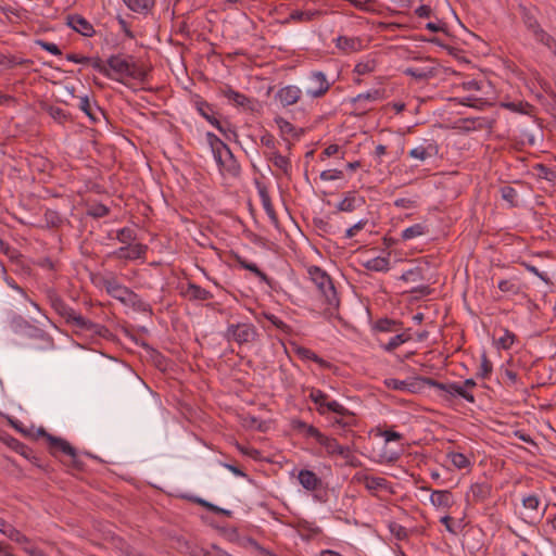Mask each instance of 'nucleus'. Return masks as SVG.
Returning a JSON list of instances; mask_svg holds the SVG:
<instances>
[{
    "label": "nucleus",
    "mask_w": 556,
    "mask_h": 556,
    "mask_svg": "<svg viewBox=\"0 0 556 556\" xmlns=\"http://www.w3.org/2000/svg\"><path fill=\"white\" fill-rule=\"evenodd\" d=\"M92 281L96 287L104 289L110 296L118 301L121 304H124L132 292L131 289L118 281L114 273L96 276Z\"/></svg>",
    "instance_id": "obj_6"
},
{
    "label": "nucleus",
    "mask_w": 556,
    "mask_h": 556,
    "mask_svg": "<svg viewBox=\"0 0 556 556\" xmlns=\"http://www.w3.org/2000/svg\"><path fill=\"white\" fill-rule=\"evenodd\" d=\"M318 11H293L290 14V18L296 22H311L319 16Z\"/></svg>",
    "instance_id": "obj_50"
},
{
    "label": "nucleus",
    "mask_w": 556,
    "mask_h": 556,
    "mask_svg": "<svg viewBox=\"0 0 556 556\" xmlns=\"http://www.w3.org/2000/svg\"><path fill=\"white\" fill-rule=\"evenodd\" d=\"M265 157L273 163L282 174L289 175L291 172V161L288 156L280 154L277 150L275 152L265 153Z\"/></svg>",
    "instance_id": "obj_29"
},
{
    "label": "nucleus",
    "mask_w": 556,
    "mask_h": 556,
    "mask_svg": "<svg viewBox=\"0 0 556 556\" xmlns=\"http://www.w3.org/2000/svg\"><path fill=\"white\" fill-rule=\"evenodd\" d=\"M275 123L281 134L291 135L295 130L294 126L289 121L281 116L275 117Z\"/></svg>",
    "instance_id": "obj_56"
},
{
    "label": "nucleus",
    "mask_w": 556,
    "mask_h": 556,
    "mask_svg": "<svg viewBox=\"0 0 556 556\" xmlns=\"http://www.w3.org/2000/svg\"><path fill=\"white\" fill-rule=\"evenodd\" d=\"M15 321H16V324H17L18 326H23V327H24V329H25V331H26L27 336H29V337H36V336H39L40 338H43V337H45V334H43L40 330H38V329L34 328L33 326H30V325H29L26 320H24L22 317L16 318V320H15Z\"/></svg>",
    "instance_id": "obj_59"
},
{
    "label": "nucleus",
    "mask_w": 556,
    "mask_h": 556,
    "mask_svg": "<svg viewBox=\"0 0 556 556\" xmlns=\"http://www.w3.org/2000/svg\"><path fill=\"white\" fill-rule=\"evenodd\" d=\"M422 379H430L429 377H417L413 381L399 380L394 378H389L384 380V386L391 390H401L408 391L412 393L417 392L422 387L427 386Z\"/></svg>",
    "instance_id": "obj_15"
},
{
    "label": "nucleus",
    "mask_w": 556,
    "mask_h": 556,
    "mask_svg": "<svg viewBox=\"0 0 556 556\" xmlns=\"http://www.w3.org/2000/svg\"><path fill=\"white\" fill-rule=\"evenodd\" d=\"M4 535L17 543H23L27 541V538L13 526H11L10 528H8L7 531H4Z\"/></svg>",
    "instance_id": "obj_60"
},
{
    "label": "nucleus",
    "mask_w": 556,
    "mask_h": 556,
    "mask_svg": "<svg viewBox=\"0 0 556 556\" xmlns=\"http://www.w3.org/2000/svg\"><path fill=\"white\" fill-rule=\"evenodd\" d=\"M437 153V149L432 143L420 144L412 149L408 153L409 157L418 160L420 162L426 161L430 156Z\"/></svg>",
    "instance_id": "obj_32"
},
{
    "label": "nucleus",
    "mask_w": 556,
    "mask_h": 556,
    "mask_svg": "<svg viewBox=\"0 0 556 556\" xmlns=\"http://www.w3.org/2000/svg\"><path fill=\"white\" fill-rule=\"evenodd\" d=\"M522 21L529 31L532 33L534 39L544 45L547 48H551L554 39L547 34L540 25L539 21L535 18L533 14L530 13L526 8L522 9Z\"/></svg>",
    "instance_id": "obj_9"
},
{
    "label": "nucleus",
    "mask_w": 556,
    "mask_h": 556,
    "mask_svg": "<svg viewBox=\"0 0 556 556\" xmlns=\"http://www.w3.org/2000/svg\"><path fill=\"white\" fill-rule=\"evenodd\" d=\"M149 357L153 361L155 366L161 370H166L168 362L163 357L159 350H146Z\"/></svg>",
    "instance_id": "obj_53"
},
{
    "label": "nucleus",
    "mask_w": 556,
    "mask_h": 556,
    "mask_svg": "<svg viewBox=\"0 0 556 556\" xmlns=\"http://www.w3.org/2000/svg\"><path fill=\"white\" fill-rule=\"evenodd\" d=\"M27 60L17 59L15 56L5 55L0 52V66H3L4 68H13L17 65H23L25 63H28Z\"/></svg>",
    "instance_id": "obj_52"
},
{
    "label": "nucleus",
    "mask_w": 556,
    "mask_h": 556,
    "mask_svg": "<svg viewBox=\"0 0 556 556\" xmlns=\"http://www.w3.org/2000/svg\"><path fill=\"white\" fill-rule=\"evenodd\" d=\"M533 175L539 179H544L549 182L556 181V170L552 169L551 167L538 163L532 167Z\"/></svg>",
    "instance_id": "obj_37"
},
{
    "label": "nucleus",
    "mask_w": 556,
    "mask_h": 556,
    "mask_svg": "<svg viewBox=\"0 0 556 556\" xmlns=\"http://www.w3.org/2000/svg\"><path fill=\"white\" fill-rule=\"evenodd\" d=\"M220 93L228 101H230L233 105L252 110L253 100L251 98H249L248 96H245L239 91H236L230 86H226L225 88L220 89Z\"/></svg>",
    "instance_id": "obj_17"
},
{
    "label": "nucleus",
    "mask_w": 556,
    "mask_h": 556,
    "mask_svg": "<svg viewBox=\"0 0 556 556\" xmlns=\"http://www.w3.org/2000/svg\"><path fill=\"white\" fill-rule=\"evenodd\" d=\"M332 83L321 71H312L306 77L305 94L311 99H320L330 90Z\"/></svg>",
    "instance_id": "obj_8"
},
{
    "label": "nucleus",
    "mask_w": 556,
    "mask_h": 556,
    "mask_svg": "<svg viewBox=\"0 0 556 556\" xmlns=\"http://www.w3.org/2000/svg\"><path fill=\"white\" fill-rule=\"evenodd\" d=\"M260 141H261V144L266 148V150L264 151V154L265 153H270V152H275L277 151V140L276 138L274 137V135H271L270 132L268 131H265L261 138H260Z\"/></svg>",
    "instance_id": "obj_49"
},
{
    "label": "nucleus",
    "mask_w": 556,
    "mask_h": 556,
    "mask_svg": "<svg viewBox=\"0 0 556 556\" xmlns=\"http://www.w3.org/2000/svg\"><path fill=\"white\" fill-rule=\"evenodd\" d=\"M247 544L249 546H251L254 551H256L262 556H277L273 552H270L269 549H267V548L263 547L262 545H260L258 542L255 541L254 539H249L247 541Z\"/></svg>",
    "instance_id": "obj_63"
},
{
    "label": "nucleus",
    "mask_w": 556,
    "mask_h": 556,
    "mask_svg": "<svg viewBox=\"0 0 556 556\" xmlns=\"http://www.w3.org/2000/svg\"><path fill=\"white\" fill-rule=\"evenodd\" d=\"M181 294L190 301H206L213 299V294L199 285L189 282L181 291Z\"/></svg>",
    "instance_id": "obj_22"
},
{
    "label": "nucleus",
    "mask_w": 556,
    "mask_h": 556,
    "mask_svg": "<svg viewBox=\"0 0 556 556\" xmlns=\"http://www.w3.org/2000/svg\"><path fill=\"white\" fill-rule=\"evenodd\" d=\"M266 318L273 326H275L283 334V337L280 338V342L283 346H286L287 344L296 345V342L294 340L288 338L291 336V328L289 325H287L282 319L273 314L266 315Z\"/></svg>",
    "instance_id": "obj_27"
},
{
    "label": "nucleus",
    "mask_w": 556,
    "mask_h": 556,
    "mask_svg": "<svg viewBox=\"0 0 556 556\" xmlns=\"http://www.w3.org/2000/svg\"><path fill=\"white\" fill-rule=\"evenodd\" d=\"M237 261L241 268L253 273L261 281L266 283L269 282L268 276L262 271L255 263L248 262L242 257H238Z\"/></svg>",
    "instance_id": "obj_41"
},
{
    "label": "nucleus",
    "mask_w": 556,
    "mask_h": 556,
    "mask_svg": "<svg viewBox=\"0 0 556 556\" xmlns=\"http://www.w3.org/2000/svg\"><path fill=\"white\" fill-rule=\"evenodd\" d=\"M364 203V198L358 197L355 191H348L343 199L337 204L340 212H353Z\"/></svg>",
    "instance_id": "obj_26"
},
{
    "label": "nucleus",
    "mask_w": 556,
    "mask_h": 556,
    "mask_svg": "<svg viewBox=\"0 0 556 556\" xmlns=\"http://www.w3.org/2000/svg\"><path fill=\"white\" fill-rule=\"evenodd\" d=\"M307 274L323 298L326 305L325 309L329 313H333L339 307L340 300L330 276L324 269L315 265L307 267Z\"/></svg>",
    "instance_id": "obj_4"
},
{
    "label": "nucleus",
    "mask_w": 556,
    "mask_h": 556,
    "mask_svg": "<svg viewBox=\"0 0 556 556\" xmlns=\"http://www.w3.org/2000/svg\"><path fill=\"white\" fill-rule=\"evenodd\" d=\"M412 331L409 329L404 330L402 328L401 331L392 333L387 339V342L383 344V348H399L401 344L408 342L412 339Z\"/></svg>",
    "instance_id": "obj_34"
},
{
    "label": "nucleus",
    "mask_w": 556,
    "mask_h": 556,
    "mask_svg": "<svg viewBox=\"0 0 556 556\" xmlns=\"http://www.w3.org/2000/svg\"><path fill=\"white\" fill-rule=\"evenodd\" d=\"M402 330V324L394 319L381 318L372 325V331L377 336L392 334Z\"/></svg>",
    "instance_id": "obj_24"
},
{
    "label": "nucleus",
    "mask_w": 556,
    "mask_h": 556,
    "mask_svg": "<svg viewBox=\"0 0 556 556\" xmlns=\"http://www.w3.org/2000/svg\"><path fill=\"white\" fill-rule=\"evenodd\" d=\"M116 239L124 245L134 244L137 239L136 232L129 227H123L116 231Z\"/></svg>",
    "instance_id": "obj_45"
},
{
    "label": "nucleus",
    "mask_w": 556,
    "mask_h": 556,
    "mask_svg": "<svg viewBox=\"0 0 556 556\" xmlns=\"http://www.w3.org/2000/svg\"><path fill=\"white\" fill-rule=\"evenodd\" d=\"M298 480L307 491H316L321 488V479L312 470L302 469L299 471Z\"/></svg>",
    "instance_id": "obj_23"
},
{
    "label": "nucleus",
    "mask_w": 556,
    "mask_h": 556,
    "mask_svg": "<svg viewBox=\"0 0 556 556\" xmlns=\"http://www.w3.org/2000/svg\"><path fill=\"white\" fill-rule=\"evenodd\" d=\"M296 352L300 356L312 359L316 363H318L321 367H328L329 364L320 358L313 350H293Z\"/></svg>",
    "instance_id": "obj_54"
},
{
    "label": "nucleus",
    "mask_w": 556,
    "mask_h": 556,
    "mask_svg": "<svg viewBox=\"0 0 556 556\" xmlns=\"http://www.w3.org/2000/svg\"><path fill=\"white\" fill-rule=\"evenodd\" d=\"M148 251V245L143 243H134L123 245L113 251L110 256L122 261H136L144 258Z\"/></svg>",
    "instance_id": "obj_12"
},
{
    "label": "nucleus",
    "mask_w": 556,
    "mask_h": 556,
    "mask_svg": "<svg viewBox=\"0 0 556 556\" xmlns=\"http://www.w3.org/2000/svg\"><path fill=\"white\" fill-rule=\"evenodd\" d=\"M37 434L47 440L49 453L53 457H59L60 454L67 455L71 458V465L75 469L83 468V463L78 459L77 452L70 442L60 437L50 434L43 428H39Z\"/></svg>",
    "instance_id": "obj_5"
},
{
    "label": "nucleus",
    "mask_w": 556,
    "mask_h": 556,
    "mask_svg": "<svg viewBox=\"0 0 556 556\" xmlns=\"http://www.w3.org/2000/svg\"><path fill=\"white\" fill-rule=\"evenodd\" d=\"M497 287L503 293H507L510 295H516L520 292V286L517 283L515 279L500 280Z\"/></svg>",
    "instance_id": "obj_46"
},
{
    "label": "nucleus",
    "mask_w": 556,
    "mask_h": 556,
    "mask_svg": "<svg viewBox=\"0 0 556 556\" xmlns=\"http://www.w3.org/2000/svg\"><path fill=\"white\" fill-rule=\"evenodd\" d=\"M492 486L488 482H476L470 485L466 493L468 503H482L491 496Z\"/></svg>",
    "instance_id": "obj_16"
},
{
    "label": "nucleus",
    "mask_w": 556,
    "mask_h": 556,
    "mask_svg": "<svg viewBox=\"0 0 556 556\" xmlns=\"http://www.w3.org/2000/svg\"><path fill=\"white\" fill-rule=\"evenodd\" d=\"M125 306L130 307L134 312L144 314L148 316L153 315V308L152 306L146 302L139 294H137L135 291L130 293V295L127 298V300L124 302Z\"/></svg>",
    "instance_id": "obj_21"
},
{
    "label": "nucleus",
    "mask_w": 556,
    "mask_h": 556,
    "mask_svg": "<svg viewBox=\"0 0 556 556\" xmlns=\"http://www.w3.org/2000/svg\"><path fill=\"white\" fill-rule=\"evenodd\" d=\"M195 109L198 113L205 118L212 126H214L217 130L224 131L220 122L215 116L214 108L204 100L195 101Z\"/></svg>",
    "instance_id": "obj_20"
},
{
    "label": "nucleus",
    "mask_w": 556,
    "mask_h": 556,
    "mask_svg": "<svg viewBox=\"0 0 556 556\" xmlns=\"http://www.w3.org/2000/svg\"><path fill=\"white\" fill-rule=\"evenodd\" d=\"M365 267L372 271H388L390 268V261L388 257L377 256L368 260Z\"/></svg>",
    "instance_id": "obj_40"
},
{
    "label": "nucleus",
    "mask_w": 556,
    "mask_h": 556,
    "mask_svg": "<svg viewBox=\"0 0 556 556\" xmlns=\"http://www.w3.org/2000/svg\"><path fill=\"white\" fill-rule=\"evenodd\" d=\"M430 503L437 508L447 509L454 504V497L448 490H434L430 494Z\"/></svg>",
    "instance_id": "obj_25"
},
{
    "label": "nucleus",
    "mask_w": 556,
    "mask_h": 556,
    "mask_svg": "<svg viewBox=\"0 0 556 556\" xmlns=\"http://www.w3.org/2000/svg\"><path fill=\"white\" fill-rule=\"evenodd\" d=\"M493 338L498 348H510L516 342L515 333L505 328L494 329Z\"/></svg>",
    "instance_id": "obj_31"
},
{
    "label": "nucleus",
    "mask_w": 556,
    "mask_h": 556,
    "mask_svg": "<svg viewBox=\"0 0 556 556\" xmlns=\"http://www.w3.org/2000/svg\"><path fill=\"white\" fill-rule=\"evenodd\" d=\"M45 219L49 227L56 228V227H60L62 224V217L55 211L48 210L45 213Z\"/></svg>",
    "instance_id": "obj_58"
},
{
    "label": "nucleus",
    "mask_w": 556,
    "mask_h": 556,
    "mask_svg": "<svg viewBox=\"0 0 556 556\" xmlns=\"http://www.w3.org/2000/svg\"><path fill=\"white\" fill-rule=\"evenodd\" d=\"M447 458L452 463V465L458 469H467L469 470L472 466L471 460L463 453L458 452H448L446 454Z\"/></svg>",
    "instance_id": "obj_36"
},
{
    "label": "nucleus",
    "mask_w": 556,
    "mask_h": 556,
    "mask_svg": "<svg viewBox=\"0 0 556 556\" xmlns=\"http://www.w3.org/2000/svg\"><path fill=\"white\" fill-rule=\"evenodd\" d=\"M427 232V226L424 224H414L407 228H405L402 233L401 238L404 241H408L415 238H418L420 236L426 235Z\"/></svg>",
    "instance_id": "obj_38"
},
{
    "label": "nucleus",
    "mask_w": 556,
    "mask_h": 556,
    "mask_svg": "<svg viewBox=\"0 0 556 556\" xmlns=\"http://www.w3.org/2000/svg\"><path fill=\"white\" fill-rule=\"evenodd\" d=\"M332 426H340L342 428L354 427L356 426V417L354 413L346 410V413L337 415V417L332 421Z\"/></svg>",
    "instance_id": "obj_42"
},
{
    "label": "nucleus",
    "mask_w": 556,
    "mask_h": 556,
    "mask_svg": "<svg viewBox=\"0 0 556 556\" xmlns=\"http://www.w3.org/2000/svg\"><path fill=\"white\" fill-rule=\"evenodd\" d=\"M295 428L299 430H304L306 437L314 438L317 442L321 438L324 433H321L316 427L313 425H307L304 421L298 420L295 424Z\"/></svg>",
    "instance_id": "obj_48"
},
{
    "label": "nucleus",
    "mask_w": 556,
    "mask_h": 556,
    "mask_svg": "<svg viewBox=\"0 0 556 556\" xmlns=\"http://www.w3.org/2000/svg\"><path fill=\"white\" fill-rule=\"evenodd\" d=\"M206 140L211 147L219 173L224 177H238L240 175L241 167L233 156L230 148L213 132L206 134Z\"/></svg>",
    "instance_id": "obj_3"
},
{
    "label": "nucleus",
    "mask_w": 556,
    "mask_h": 556,
    "mask_svg": "<svg viewBox=\"0 0 556 556\" xmlns=\"http://www.w3.org/2000/svg\"><path fill=\"white\" fill-rule=\"evenodd\" d=\"M384 98V91L379 89H371L364 93L357 94L353 99V103L358 104L364 101H378Z\"/></svg>",
    "instance_id": "obj_43"
},
{
    "label": "nucleus",
    "mask_w": 556,
    "mask_h": 556,
    "mask_svg": "<svg viewBox=\"0 0 556 556\" xmlns=\"http://www.w3.org/2000/svg\"><path fill=\"white\" fill-rule=\"evenodd\" d=\"M318 443L325 448L329 456H341L349 465L354 466L355 456L349 446L339 444L337 439L323 434Z\"/></svg>",
    "instance_id": "obj_11"
},
{
    "label": "nucleus",
    "mask_w": 556,
    "mask_h": 556,
    "mask_svg": "<svg viewBox=\"0 0 556 556\" xmlns=\"http://www.w3.org/2000/svg\"><path fill=\"white\" fill-rule=\"evenodd\" d=\"M302 94L303 91L300 87L288 85L278 89L275 99L282 108H287L296 104L301 100Z\"/></svg>",
    "instance_id": "obj_14"
},
{
    "label": "nucleus",
    "mask_w": 556,
    "mask_h": 556,
    "mask_svg": "<svg viewBox=\"0 0 556 556\" xmlns=\"http://www.w3.org/2000/svg\"><path fill=\"white\" fill-rule=\"evenodd\" d=\"M309 399L317 405V410L320 415L326 414V407L329 401L328 395L318 389H312Z\"/></svg>",
    "instance_id": "obj_39"
},
{
    "label": "nucleus",
    "mask_w": 556,
    "mask_h": 556,
    "mask_svg": "<svg viewBox=\"0 0 556 556\" xmlns=\"http://www.w3.org/2000/svg\"><path fill=\"white\" fill-rule=\"evenodd\" d=\"M492 371V363L486 358L485 353L481 356V364L478 371V376L485 378L488 377Z\"/></svg>",
    "instance_id": "obj_61"
},
{
    "label": "nucleus",
    "mask_w": 556,
    "mask_h": 556,
    "mask_svg": "<svg viewBox=\"0 0 556 556\" xmlns=\"http://www.w3.org/2000/svg\"><path fill=\"white\" fill-rule=\"evenodd\" d=\"M49 301L54 312L60 315L76 333L84 334L90 339L99 337L105 339L108 342L115 343V336L106 327L85 318L81 314L70 307L58 294H49Z\"/></svg>",
    "instance_id": "obj_1"
},
{
    "label": "nucleus",
    "mask_w": 556,
    "mask_h": 556,
    "mask_svg": "<svg viewBox=\"0 0 556 556\" xmlns=\"http://www.w3.org/2000/svg\"><path fill=\"white\" fill-rule=\"evenodd\" d=\"M37 45L41 49L50 52L53 55H61L62 54V52H61L60 48L58 47V45H55L53 42H49V41H45V40H37Z\"/></svg>",
    "instance_id": "obj_62"
},
{
    "label": "nucleus",
    "mask_w": 556,
    "mask_h": 556,
    "mask_svg": "<svg viewBox=\"0 0 556 556\" xmlns=\"http://www.w3.org/2000/svg\"><path fill=\"white\" fill-rule=\"evenodd\" d=\"M255 336L254 328L249 324L231 326L227 331L228 341L242 345L249 343Z\"/></svg>",
    "instance_id": "obj_13"
},
{
    "label": "nucleus",
    "mask_w": 556,
    "mask_h": 556,
    "mask_svg": "<svg viewBox=\"0 0 556 556\" xmlns=\"http://www.w3.org/2000/svg\"><path fill=\"white\" fill-rule=\"evenodd\" d=\"M125 5L138 14H147L155 4V0H123Z\"/></svg>",
    "instance_id": "obj_33"
},
{
    "label": "nucleus",
    "mask_w": 556,
    "mask_h": 556,
    "mask_svg": "<svg viewBox=\"0 0 556 556\" xmlns=\"http://www.w3.org/2000/svg\"><path fill=\"white\" fill-rule=\"evenodd\" d=\"M109 213H110V210L104 204H96V205L91 206V208L89 211V214L92 215L93 217H104V216L109 215Z\"/></svg>",
    "instance_id": "obj_64"
},
{
    "label": "nucleus",
    "mask_w": 556,
    "mask_h": 556,
    "mask_svg": "<svg viewBox=\"0 0 556 556\" xmlns=\"http://www.w3.org/2000/svg\"><path fill=\"white\" fill-rule=\"evenodd\" d=\"M111 79L124 83L126 78L143 81L148 75L147 70L135 61L131 55L113 54L108 59Z\"/></svg>",
    "instance_id": "obj_2"
},
{
    "label": "nucleus",
    "mask_w": 556,
    "mask_h": 556,
    "mask_svg": "<svg viewBox=\"0 0 556 556\" xmlns=\"http://www.w3.org/2000/svg\"><path fill=\"white\" fill-rule=\"evenodd\" d=\"M364 482H365L366 489L370 490V491L386 489V486H387V480L381 477L367 476V477H365Z\"/></svg>",
    "instance_id": "obj_47"
},
{
    "label": "nucleus",
    "mask_w": 556,
    "mask_h": 556,
    "mask_svg": "<svg viewBox=\"0 0 556 556\" xmlns=\"http://www.w3.org/2000/svg\"><path fill=\"white\" fill-rule=\"evenodd\" d=\"M421 65L406 67L403 73L416 81H426L433 78L438 73V66L431 59H420Z\"/></svg>",
    "instance_id": "obj_10"
},
{
    "label": "nucleus",
    "mask_w": 556,
    "mask_h": 556,
    "mask_svg": "<svg viewBox=\"0 0 556 556\" xmlns=\"http://www.w3.org/2000/svg\"><path fill=\"white\" fill-rule=\"evenodd\" d=\"M8 444L16 453H18L23 457L31 460L34 464L39 466V464L37 463L38 458L34 455V452H33V450L30 447H28L24 443L20 442L16 439H13V438L8 442Z\"/></svg>",
    "instance_id": "obj_35"
},
{
    "label": "nucleus",
    "mask_w": 556,
    "mask_h": 556,
    "mask_svg": "<svg viewBox=\"0 0 556 556\" xmlns=\"http://www.w3.org/2000/svg\"><path fill=\"white\" fill-rule=\"evenodd\" d=\"M343 176H344L343 172L341 169H337V168L323 170L319 175V177L323 181L339 180V179H342Z\"/></svg>",
    "instance_id": "obj_55"
},
{
    "label": "nucleus",
    "mask_w": 556,
    "mask_h": 556,
    "mask_svg": "<svg viewBox=\"0 0 556 556\" xmlns=\"http://www.w3.org/2000/svg\"><path fill=\"white\" fill-rule=\"evenodd\" d=\"M79 109L90 118L91 122L96 123L103 115V111L97 103L91 102L88 97L79 98Z\"/></svg>",
    "instance_id": "obj_28"
},
{
    "label": "nucleus",
    "mask_w": 556,
    "mask_h": 556,
    "mask_svg": "<svg viewBox=\"0 0 556 556\" xmlns=\"http://www.w3.org/2000/svg\"><path fill=\"white\" fill-rule=\"evenodd\" d=\"M336 47L344 53H354L364 49V41L359 37L339 36Z\"/></svg>",
    "instance_id": "obj_19"
},
{
    "label": "nucleus",
    "mask_w": 556,
    "mask_h": 556,
    "mask_svg": "<svg viewBox=\"0 0 556 556\" xmlns=\"http://www.w3.org/2000/svg\"><path fill=\"white\" fill-rule=\"evenodd\" d=\"M522 505L526 509L538 511L540 506V498L535 494H530L522 500Z\"/></svg>",
    "instance_id": "obj_57"
},
{
    "label": "nucleus",
    "mask_w": 556,
    "mask_h": 556,
    "mask_svg": "<svg viewBox=\"0 0 556 556\" xmlns=\"http://www.w3.org/2000/svg\"><path fill=\"white\" fill-rule=\"evenodd\" d=\"M258 195L263 205L264 211L266 212L268 218L274 225L278 224V216L271 203V199L269 197L268 190L266 187L258 188Z\"/></svg>",
    "instance_id": "obj_30"
},
{
    "label": "nucleus",
    "mask_w": 556,
    "mask_h": 556,
    "mask_svg": "<svg viewBox=\"0 0 556 556\" xmlns=\"http://www.w3.org/2000/svg\"><path fill=\"white\" fill-rule=\"evenodd\" d=\"M376 67H377L376 60L371 59V58H367L365 60L359 61L355 65L354 73H356L357 75H367V74L375 72Z\"/></svg>",
    "instance_id": "obj_44"
},
{
    "label": "nucleus",
    "mask_w": 556,
    "mask_h": 556,
    "mask_svg": "<svg viewBox=\"0 0 556 556\" xmlns=\"http://www.w3.org/2000/svg\"><path fill=\"white\" fill-rule=\"evenodd\" d=\"M421 381L427 383V386L433 387L437 390H439L441 392V397L446 402H451L456 397H462L470 404L475 403L476 401L473 393L465 390L464 386L460 382L443 383L432 378L422 379Z\"/></svg>",
    "instance_id": "obj_7"
},
{
    "label": "nucleus",
    "mask_w": 556,
    "mask_h": 556,
    "mask_svg": "<svg viewBox=\"0 0 556 556\" xmlns=\"http://www.w3.org/2000/svg\"><path fill=\"white\" fill-rule=\"evenodd\" d=\"M67 25L85 37H91L94 34L92 24L78 14L67 16Z\"/></svg>",
    "instance_id": "obj_18"
},
{
    "label": "nucleus",
    "mask_w": 556,
    "mask_h": 556,
    "mask_svg": "<svg viewBox=\"0 0 556 556\" xmlns=\"http://www.w3.org/2000/svg\"><path fill=\"white\" fill-rule=\"evenodd\" d=\"M87 64L92 66L96 71L101 73L108 78H112L113 75L110 73L108 62L104 63L100 58H89V61H87Z\"/></svg>",
    "instance_id": "obj_51"
}]
</instances>
